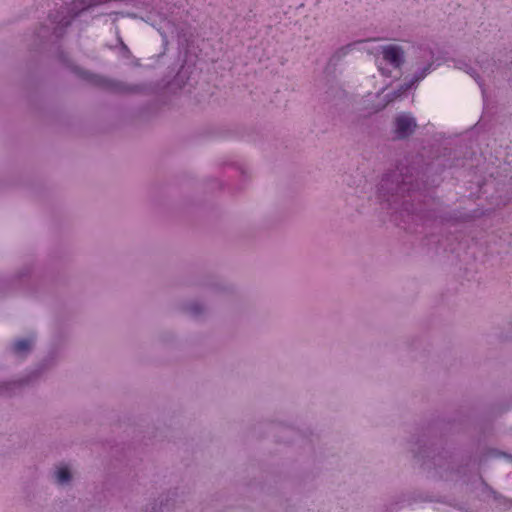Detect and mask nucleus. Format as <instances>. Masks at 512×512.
<instances>
[{"mask_svg": "<svg viewBox=\"0 0 512 512\" xmlns=\"http://www.w3.org/2000/svg\"><path fill=\"white\" fill-rule=\"evenodd\" d=\"M510 503L512 504V501H510Z\"/></svg>", "mask_w": 512, "mask_h": 512, "instance_id": "nucleus-24", "label": "nucleus"}, {"mask_svg": "<svg viewBox=\"0 0 512 512\" xmlns=\"http://www.w3.org/2000/svg\"><path fill=\"white\" fill-rule=\"evenodd\" d=\"M468 418V415L458 412L457 417L436 419L429 422L426 428H422L421 434L414 440L417 448L412 451L424 470L433 471L434 476L444 478L448 474L460 473L471 464H480L489 455L496 453L494 449L481 448L478 442L475 452L467 450L461 462L457 463L454 454L445 449L443 436L452 431L456 423L459 426L467 423Z\"/></svg>", "mask_w": 512, "mask_h": 512, "instance_id": "nucleus-2", "label": "nucleus"}, {"mask_svg": "<svg viewBox=\"0 0 512 512\" xmlns=\"http://www.w3.org/2000/svg\"><path fill=\"white\" fill-rule=\"evenodd\" d=\"M178 489L169 491L166 495H162L159 502L155 500L146 506L145 512H165L170 511L176 503L178 497Z\"/></svg>", "mask_w": 512, "mask_h": 512, "instance_id": "nucleus-8", "label": "nucleus"}, {"mask_svg": "<svg viewBox=\"0 0 512 512\" xmlns=\"http://www.w3.org/2000/svg\"><path fill=\"white\" fill-rule=\"evenodd\" d=\"M49 361V358L44 359L38 369L32 371L22 378L0 382V396L11 397L20 392L25 386L33 383L41 376L47 366V362Z\"/></svg>", "mask_w": 512, "mask_h": 512, "instance_id": "nucleus-5", "label": "nucleus"}, {"mask_svg": "<svg viewBox=\"0 0 512 512\" xmlns=\"http://www.w3.org/2000/svg\"><path fill=\"white\" fill-rule=\"evenodd\" d=\"M484 489L489 492L493 498L497 501L504 500V503H506L508 500L503 497L501 494H499L497 491H495L491 486H489L485 481H482Z\"/></svg>", "mask_w": 512, "mask_h": 512, "instance_id": "nucleus-18", "label": "nucleus"}, {"mask_svg": "<svg viewBox=\"0 0 512 512\" xmlns=\"http://www.w3.org/2000/svg\"><path fill=\"white\" fill-rule=\"evenodd\" d=\"M459 64H463L465 65V71L475 79V81L478 83V85L480 87H482V79L481 77L479 76V74L476 72V70L468 63H466L465 61H462V60H459Z\"/></svg>", "mask_w": 512, "mask_h": 512, "instance_id": "nucleus-16", "label": "nucleus"}, {"mask_svg": "<svg viewBox=\"0 0 512 512\" xmlns=\"http://www.w3.org/2000/svg\"><path fill=\"white\" fill-rule=\"evenodd\" d=\"M456 67L465 71V65L459 64V61L456 62Z\"/></svg>", "mask_w": 512, "mask_h": 512, "instance_id": "nucleus-19", "label": "nucleus"}, {"mask_svg": "<svg viewBox=\"0 0 512 512\" xmlns=\"http://www.w3.org/2000/svg\"><path fill=\"white\" fill-rule=\"evenodd\" d=\"M118 42H119V52H120V55L123 57V58H126V59H129L132 57V53L129 49V47L123 42L122 38L119 36L118 37Z\"/></svg>", "mask_w": 512, "mask_h": 512, "instance_id": "nucleus-17", "label": "nucleus"}, {"mask_svg": "<svg viewBox=\"0 0 512 512\" xmlns=\"http://www.w3.org/2000/svg\"><path fill=\"white\" fill-rule=\"evenodd\" d=\"M33 338H20L16 339L10 346V351L18 357H27L33 349Z\"/></svg>", "mask_w": 512, "mask_h": 512, "instance_id": "nucleus-11", "label": "nucleus"}, {"mask_svg": "<svg viewBox=\"0 0 512 512\" xmlns=\"http://www.w3.org/2000/svg\"><path fill=\"white\" fill-rule=\"evenodd\" d=\"M218 184H219V188L222 189L224 187V183L221 182V181H218Z\"/></svg>", "mask_w": 512, "mask_h": 512, "instance_id": "nucleus-21", "label": "nucleus"}, {"mask_svg": "<svg viewBox=\"0 0 512 512\" xmlns=\"http://www.w3.org/2000/svg\"><path fill=\"white\" fill-rule=\"evenodd\" d=\"M183 310L193 317H199L204 313L205 308L201 303L194 301L184 305Z\"/></svg>", "mask_w": 512, "mask_h": 512, "instance_id": "nucleus-14", "label": "nucleus"}, {"mask_svg": "<svg viewBox=\"0 0 512 512\" xmlns=\"http://www.w3.org/2000/svg\"><path fill=\"white\" fill-rule=\"evenodd\" d=\"M380 70H381V73H382L383 75H388V73H386V72L384 71V69H380Z\"/></svg>", "mask_w": 512, "mask_h": 512, "instance_id": "nucleus-22", "label": "nucleus"}, {"mask_svg": "<svg viewBox=\"0 0 512 512\" xmlns=\"http://www.w3.org/2000/svg\"><path fill=\"white\" fill-rule=\"evenodd\" d=\"M362 42V40L353 41L336 49V51L328 60L327 69L330 67L335 68L345 56H347L357 45L361 44Z\"/></svg>", "mask_w": 512, "mask_h": 512, "instance_id": "nucleus-10", "label": "nucleus"}, {"mask_svg": "<svg viewBox=\"0 0 512 512\" xmlns=\"http://www.w3.org/2000/svg\"><path fill=\"white\" fill-rule=\"evenodd\" d=\"M429 55H430V58L432 59L434 57V53H433V50L432 49H429Z\"/></svg>", "mask_w": 512, "mask_h": 512, "instance_id": "nucleus-20", "label": "nucleus"}, {"mask_svg": "<svg viewBox=\"0 0 512 512\" xmlns=\"http://www.w3.org/2000/svg\"><path fill=\"white\" fill-rule=\"evenodd\" d=\"M393 125V140H406L417 128L415 118L407 113L397 114L394 118Z\"/></svg>", "mask_w": 512, "mask_h": 512, "instance_id": "nucleus-6", "label": "nucleus"}, {"mask_svg": "<svg viewBox=\"0 0 512 512\" xmlns=\"http://www.w3.org/2000/svg\"><path fill=\"white\" fill-rule=\"evenodd\" d=\"M383 59L394 68H401L405 62V53L401 46L389 44L381 47Z\"/></svg>", "mask_w": 512, "mask_h": 512, "instance_id": "nucleus-7", "label": "nucleus"}, {"mask_svg": "<svg viewBox=\"0 0 512 512\" xmlns=\"http://www.w3.org/2000/svg\"><path fill=\"white\" fill-rule=\"evenodd\" d=\"M134 64H135L136 66L140 65V64H139V60H137V59H136V61H134Z\"/></svg>", "mask_w": 512, "mask_h": 512, "instance_id": "nucleus-23", "label": "nucleus"}, {"mask_svg": "<svg viewBox=\"0 0 512 512\" xmlns=\"http://www.w3.org/2000/svg\"><path fill=\"white\" fill-rule=\"evenodd\" d=\"M39 279L33 265L24 266L21 271L11 278L0 279V294L11 290H23L28 294L38 292Z\"/></svg>", "mask_w": 512, "mask_h": 512, "instance_id": "nucleus-4", "label": "nucleus"}, {"mask_svg": "<svg viewBox=\"0 0 512 512\" xmlns=\"http://www.w3.org/2000/svg\"><path fill=\"white\" fill-rule=\"evenodd\" d=\"M433 69V61L427 63L425 66L418 68L413 77L406 83L400 86V89L394 92L395 96H400L403 92H406L414 88L421 80H423L427 74Z\"/></svg>", "mask_w": 512, "mask_h": 512, "instance_id": "nucleus-9", "label": "nucleus"}, {"mask_svg": "<svg viewBox=\"0 0 512 512\" xmlns=\"http://www.w3.org/2000/svg\"><path fill=\"white\" fill-rule=\"evenodd\" d=\"M465 164L466 158L456 150L429 161L421 154L406 158L396 170L383 175L378 186L380 204L390 213L395 225L419 235L420 244L430 248L440 242L443 225L468 223L483 215L479 208L469 211L437 208L433 189L440 183V174Z\"/></svg>", "mask_w": 512, "mask_h": 512, "instance_id": "nucleus-1", "label": "nucleus"}, {"mask_svg": "<svg viewBox=\"0 0 512 512\" xmlns=\"http://www.w3.org/2000/svg\"><path fill=\"white\" fill-rule=\"evenodd\" d=\"M225 166L228 169H230L235 174V176H239L240 178H242L243 181L247 178L246 170L242 165H239L237 163H229L226 164Z\"/></svg>", "mask_w": 512, "mask_h": 512, "instance_id": "nucleus-15", "label": "nucleus"}, {"mask_svg": "<svg viewBox=\"0 0 512 512\" xmlns=\"http://www.w3.org/2000/svg\"><path fill=\"white\" fill-rule=\"evenodd\" d=\"M57 58L80 79L102 90L115 94H146L150 91L151 87L147 83L129 84L124 81L101 76L74 65L71 63L68 54L61 48L57 51Z\"/></svg>", "mask_w": 512, "mask_h": 512, "instance_id": "nucleus-3", "label": "nucleus"}, {"mask_svg": "<svg viewBox=\"0 0 512 512\" xmlns=\"http://www.w3.org/2000/svg\"><path fill=\"white\" fill-rule=\"evenodd\" d=\"M112 457L119 462H122L124 459L128 462H131V455L136 452V448L131 444H116L110 447Z\"/></svg>", "mask_w": 512, "mask_h": 512, "instance_id": "nucleus-12", "label": "nucleus"}, {"mask_svg": "<svg viewBox=\"0 0 512 512\" xmlns=\"http://www.w3.org/2000/svg\"><path fill=\"white\" fill-rule=\"evenodd\" d=\"M55 479L59 485L68 484L72 479V473L68 466L58 467L55 471Z\"/></svg>", "mask_w": 512, "mask_h": 512, "instance_id": "nucleus-13", "label": "nucleus"}]
</instances>
